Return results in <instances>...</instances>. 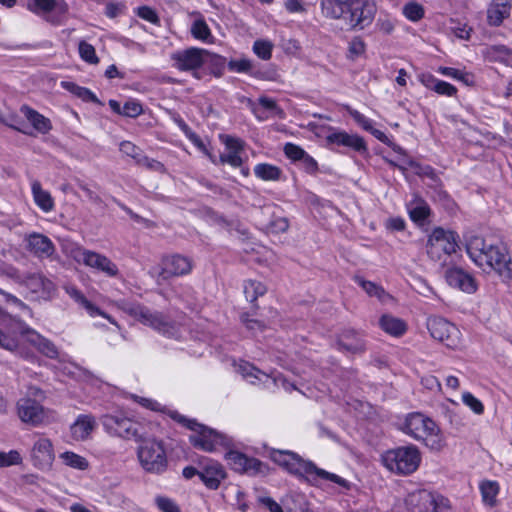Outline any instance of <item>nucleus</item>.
Returning <instances> with one entry per match:
<instances>
[{
	"label": "nucleus",
	"instance_id": "nucleus-51",
	"mask_svg": "<svg viewBox=\"0 0 512 512\" xmlns=\"http://www.w3.org/2000/svg\"><path fill=\"white\" fill-rule=\"evenodd\" d=\"M463 403L468 406L474 413L482 414L484 412V406L482 402L474 397L470 392H465L462 395Z\"/></svg>",
	"mask_w": 512,
	"mask_h": 512
},
{
	"label": "nucleus",
	"instance_id": "nucleus-61",
	"mask_svg": "<svg viewBox=\"0 0 512 512\" xmlns=\"http://www.w3.org/2000/svg\"><path fill=\"white\" fill-rule=\"evenodd\" d=\"M156 504L162 512H180L177 505L169 498L157 497Z\"/></svg>",
	"mask_w": 512,
	"mask_h": 512
},
{
	"label": "nucleus",
	"instance_id": "nucleus-44",
	"mask_svg": "<svg viewBox=\"0 0 512 512\" xmlns=\"http://www.w3.org/2000/svg\"><path fill=\"white\" fill-rule=\"evenodd\" d=\"M239 371L242 374V376L246 379H249L251 383H255L252 379H258L261 380V377L268 378V375L258 368H256L254 365L244 362L243 364L239 365Z\"/></svg>",
	"mask_w": 512,
	"mask_h": 512
},
{
	"label": "nucleus",
	"instance_id": "nucleus-3",
	"mask_svg": "<svg viewBox=\"0 0 512 512\" xmlns=\"http://www.w3.org/2000/svg\"><path fill=\"white\" fill-rule=\"evenodd\" d=\"M174 418L195 432V434L189 437L191 444L195 448L206 452H216L220 448H228L231 445V440L227 436L199 424L195 420L187 419L181 415H177Z\"/></svg>",
	"mask_w": 512,
	"mask_h": 512
},
{
	"label": "nucleus",
	"instance_id": "nucleus-55",
	"mask_svg": "<svg viewBox=\"0 0 512 512\" xmlns=\"http://www.w3.org/2000/svg\"><path fill=\"white\" fill-rule=\"evenodd\" d=\"M284 153L289 159L299 161L305 156L306 152L298 145L287 143L284 146Z\"/></svg>",
	"mask_w": 512,
	"mask_h": 512
},
{
	"label": "nucleus",
	"instance_id": "nucleus-50",
	"mask_svg": "<svg viewBox=\"0 0 512 512\" xmlns=\"http://www.w3.org/2000/svg\"><path fill=\"white\" fill-rule=\"evenodd\" d=\"M22 458L18 451L0 452V468L20 464Z\"/></svg>",
	"mask_w": 512,
	"mask_h": 512
},
{
	"label": "nucleus",
	"instance_id": "nucleus-58",
	"mask_svg": "<svg viewBox=\"0 0 512 512\" xmlns=\"http://www.w3.org/2000/svg\"><path fill=\"white\" fill-rule=\"evenodd\" d=\"M434 92L439 95L453 97L457 94V88L448 82L438 80Z\"/></svg>",
	"mask_w": 512,
	"mask_h": 512
},
{
	"label": "nucleus",
	"instance_id": "nucleus-42",
	"mask_svg": "<svg viewBox=\"0 0 512 512\" xmlns=\"http://www.w3.org/2000/svg\"><path fill=\"white\" fill-rule=\"evenodd\" d=\"M79 55L82 60L89 64H98L99 58L96 55L95 48L90 43L82 40L78 45Z\"/></svg>",
	"mask_w": 512,
	"mask_h": 512
},
{
	"label": "nucleus",
	"instance_id": "nucleus-62",
	"mask_svg": "<svg viewBox=\"0 0 512 512\" xmlns=\"http://www.w3.org/2000/svg\"><path fill=\"white\" fill-rule=\"evenodd\" d=\"M365 51V44L359 37H354L349 43V53L352 57H358Z\"/></svg>",
	"mask_w": 512,
	"mask_h": 512
},
{
	"label": "nucleus",
	"instance_id": "nucleus-22",
	"mask_svg": "<svg viewBox=\"0 0 512 512\" xmlns=\"http://www.w3.org/2000/svg\"><path fill=\"white\" fill-rule=\"evenodd\" d=\"M492 243H487L480 236H471L466 242V251L470 259L478 266L483 267L487 263V256L490 253Z\"/></svg>",
	"mask_w": 512,
	"mask_h": 512
},
{
	"label": "nucleus",
	"instance_id": "nucleus-12",
	"mask_svg": "<svg viewBox=\"0 0 512 512\" xmlns=\"http://www.w3.org/2000/svg\"><path fill=\"white\" fill-rule=\"evenodd\" d=\"M210 53L201 48L191 47L172 54L174 66L181 71H195L207 62Z\"/></svg>",
	"mask_w": 512,
	"mask_h": 512
},
{
	"label": "nucleus",
	"instance_id": "nucleus-59",
	"mask_svg": "<svg viewBox=\"0 0 512 512\" xmlns=\"http://www.w3.org/2000/svg\"><path fill=\"white\" fill-rule=\"evenodd\" d=\"M222 142L225 144L226 148L230 151L241 152L244 147V143L241 139L235 138L229 135L221 136Z\"/></svg>",
	"mask_w": 512,
	"mask_h": 512
},
{
	"label": "nucleus",
	"instance_id": "nucleus-1",
	"mask_svg": "<svg viewBox=\"0 0 512 512\" xmlns=\"http://www.w3.org/2000/svg\"><path fill=\"white\" fill-rule=\"evenodd\" d=\"M271 459L287 470L289 473L305 478L312 484H317L318 480H327L333 482L345 490H350L352 484L337 474L318 468L313 462L302 459L298 454L286 450H274L271 453Z\"/></svg>",
	"mask_w": 512,
	"mask_h": 512
},
{
	"label": "nucleus",
	"instance_id": "nucleus-31",
	"mask_svg": "<svg viewBox=\"0 0 512 512\" xmlns=\"http://www.w3.org/2000/svg\"><path fill=\"white\" fill-rule=\"evenodd\" d=\"M380 328L393 337H401L407 330L406 323L400 318L384 314L379 319Z\"/></svg>",
	"mask_w": 512,
	"mask_h": 512
},
{
	"label": "nucleus",
	"instance_id": "nucleus-63",
	"mask_svg": "<svg viewBox=\"0 0 512 512\" xmlns=\"http://www.w3.org/2000/svg\"><path fill=\"white\" fill-rule=\"evenodd\" d=\"M418 79L422 85H424L427 89L434 91L435 86L439 79H437L431 73H421L418 75Z\"/></svg>",
	"mask_w": 512,
	"mask_h": 512
},
{
	"label": "nucleus",
	"instance_id": "nucleus-19",
	"mask_svg": "<svg viewBox=\"0 0 512 512\" xmlns=\"http://www.w3.org/2000/svg\"><path fill=\"white\" fill-rule=\"evenodd\" d=\"M80 260L86 266L97 269L109 277H116L119 273L117 265L100 253L84 249L80 252Z\"/></svg>",
	"mask_w": 512,
	"mask_h": 512
},
{
	"label": "nucleus",
	"instance_id": "nucleus-23",
	"mask_svg": "<svg viewBox=\"0 0 512 512\" xmlns=\"http://www.w3.org/2000/svg\"><path fill=\"white\" fill-rule=\"evenodd\" d=\"M31 457L35 466H49L54 460L52 442L48 438H39L33 445Z\"/></svg>",
	"mask_w": 512,
	"mask_h": 512
},
{
	"label": "nucleus",
	"instance_id": "nucleus-21",
	"mask_svg": "<svg viewBox=\"0 0 512 512\" xmlns=\"http://www.w3.org/2000/svg\"><path fill=\"white\" fill-rule=\"evenodd\" d=\"M446 281L454 288L466 293H474L477 290L475 278L461 268H451L446 271Z\"/></svg>",
	"mask_w": 512,
	"mask_h": 512
},
{
	"label": "nucleus",
	"instance_id": "nucleus-41",
	"mask_svg": "<svg viewBox=\"0 0 512 512\" xmlns=\"http://www.w3.org/2000/svg\"><path fill=\"white\" fill-rule=\"evenodd\" d=\"M60 458L63 460L65 465H67L71 468L85 470L89 466L88 461L84 457H82L74 452H70V451L64 452L60 455Z\"/></svg>",
	"mask_w": 512,
	"mask_h": 512
},
{
	"label": "nucleus",
	"instance_id": "nucleus-5",
	"mask_svg": "<svg viewBox=\"0 0 512 512\" xmlns=\"http://www.w3.org/2000/svg\"><path fill=\"white\" fill-rule=\"evenodd\" d=\"M137 457L143 470L150 474L161 475L168 469V457L164 443L160 440H143L137 449Z\"/></svg>",
	"mask_w": 512,
	"mask_h": 512
},
{
	"label": "nucleus",
	"instance_id": "nucleus-10",
	"mask_svg": "<svg viewBox=\"0 0 512 512\" xmlns=\"http://www.w3.org/2000/svg\"><path fill=\"white\" fill-rule=\"evenodd\" d=\"M427 329L430 335L448 348L456 349L461 342V333L459 329L445 318L439 316L429 317L427 319Z\"/></svg>",
	"mask_w": 512,
	"mask_h": 512
},
{
	"label": "nucleus",
	"instance_id": "nucleus-4",
	"mask_svg": "<svg viewBox=\"0 0 512 512\" xmlns=\"http://www.w3.org/2000/svg\"><path fill=\"white\" fill-rule=\"evenodd\" d=\"M119 307L146 326L166 336H173L177 332V325L161 312H153L147 307L138 304L121 301Z\"/></svg>",
	"mask_w": 512,
	"mask_h": 512
},
{
	"label": "nucleus",
	"instance_id": "nucleus-40",
	"mask_svg": "<svg viewBox=\"0 0 512 512\" xmlns=\"http://www.w3.org/2000/svg\"><path fill=\"white\" fill-rule=\"evenodd\" d=\"M65 292L79 305H81L89 313L90 311H97L96 306L91 303L84 294L78 290L75 286L66 285L64 287Z\"/></svg>",
	"mask_w": 512,
	"mask_h": 512
},
{
	"label": "nucleus",
	"instance_id": "nucleus-54",
	"mask_svg": "<svg viewBox=\"0 0 512 512\" xmlns=\"http://www.w3.org/2000/svg\"><path fill=\"white\" fill-rule=\"evenodd\" d=\"M143 112L142 105L138 101H127L122 107V115L135 118Z\"/></svg>",
	"mask_w": 512,
	"mask_h": 512
},
{
	"label": "nucleus",
	"instance_id": "nucleus-34",
	"mask_svg": "<svg viewBox=\"0 0 512 512\" xmlns=\"http://www.w3.org/2000/svg\"><path fill=\"white\" fill-rule=\"evenodd\" d=\"M61 86L62 88L69 91L70 93H72L73 95L77 96L85 102H93L102 105L97 96L88 88L78 86L74 82L70 81H62Z\"/></svg>",
	"mask_w": 512,
	"mask_h": 512
},
{
	"label": "nucleus",
	"instance_id": "nucleus-56",
	"mask_svg": "<svg viewBox=\"0 0 512 512\" xmlns=\"http://www.w3.org/2000/svg\"><path fill=\"white\" fill-rule=\"evenodd\" d=\"M221 164H229L232 167H240L243 163L239 152L229 151L227 154H221L219 157Z\"/></svg>",
	"mask_w": 512,
	"mask_h": 512
},
{
	"label": "nucleus",
	"instance_id": "nucleus-29",
	"mask_svg": "<svg viewBox=\"0 0 512 512\" xmlns=\"http://www.w3.org/2000/svg\"><path fill=\"white\" fill-rule=\"evenodd\" d=\"M95 427L96 421L92 415H79L71 426V435L75 440H85Z\"/></svg>",
	"mask_w": 512,
	"mask_h": 512
},
{
	"label": "nucleus",
	"instance_id": "nucleus-37",
	"mask_svg": "<svg viewBox=\"0 0 512 512\" xmlns=\"http://www.w3.org/2000/svg\"><path fill=\"white\" fill-rule=\"evenodd\" d=\"M480 491L483 502L493 507L496 504V496L499 492V486L495 481H484L480 484Z\"/></svg>",
	"mask_w": 512,
	"mask_h": 512
},
{
	"label": "nucleus",
	"instance_id": "nucleus-57",
	"mask_svg": "<svg viewBox=\"0 0 512 512\" xmlns=\"http://www.w3.org/2000/svg\"><path fill=\"white\" fill-rule=\"evenodd\" d=\"M267 228L272 233H282L289 228V222L284 217H275L270 221Z\"/></svg>",
	"mask_w": 512,
	"mask_h": 512
},
{
	"label": "nucleus",
	"instance_id": "nucleus-2",
	"mask_svg": "<svg viewBox=\"0 0 512 512\" xmlns=\"http://www.w3.org/2000/svg\"><path fill=\"white\" fill-rule=\"evenodd\" d=\"M403 431L418 441H422L430 450L439 452L445 446V440L438 425L422 413H410L405 420Z\"/></svg>",
	"mask_w": 512,
	"mask_h": 512
},
{
	"label": "nucleus",
	"instance_id": "nucleus-39",
	"mask_svg": "<svg viewBox=\"0 0 512 512\" xmlns=\"http://www.w3.org/2000/svg\"><path fill=\"white\" fill-rule=\"evenodd\" d=\"M191 34L195 39L201 40V41H207L209 38H211V31L208 27L206 21L202 16H199L191 26Z\"/></svg>",
	"mask_w": 512,
	"mask_h": 512
},
{
	"label": "nucleus",
	"instance_id": "nucleus-15",
	"mask_svg": "<svg viewBox=\"0 0 512 512\" xmlns=\"http://www.w3.org/2000/svg\"><path fill=\"white\" fill-rule=\"evenodd\" d=\"M26 250L34 257L52 259L56 253V247L52 240L44 234L33 232L25 236Z\"/></svg>",
	"mask_w": 512,
	"mask_h": 512
},
{
	"label": "nucleus",
	"instance_id": "nucleus-9",
	"mask_svg": "<svg viewBox=\"0 0 512 512\" xmlns=\"http://www.w3.org/2000/svg\"><path fill=\"white\" fill-rule=\"evenodd\" d=\"M377 12L373 0H352L343 19L352 30H363L370 26Z\"/></svg>",
	"mask_w": 512,
	"mask_h": 512
},
{
	"label": "nucleus",
	"instance_id": "nucleus-8",
	"mask_svg": "<svg viewBox=\"0 0 512 512\" xmlns=\"http://www.w3.org/2000/svg\"><path fill=\"white\" fill-rule=\"evenodd\" d=\"M487 263L480 267L485 272L495 271L507 283L512 282V259L505 244L497 243L490 247Z\"/></svg>",
	"mask_w": 512,
	"mask_h": 512
},
{
	"label": "nucleus",
	"instance_id": "nucleus-64",
	"mask_svg": "<svg viewBox=\"0 0 512 512\" xmlns=\"http://www.w3.org/2000/svg\"><path fill=\"white\" fill-rule=\"evenodd\" d=\"M139 162L137 164L141 166H145L149 169L159 171L163 168V164L157 160L150 159L147 156L143 154L141 158H139Z\"/></svg>",
	"mask_w": 512,
	"mask_h": 512
},
{
	"label": "nucleus",
	"instance_id": "nucleus-7",
	"mask_svg": "<svg viewBox=\"0 0 512 512\" xmlns=\"http://www.w3.org/2000/svg\"><path fill=\"white\" fill-rule=\"evenodd\" d=\"M458 248V235L439 227L435 228L429 236L427 254L432 260L446 263L447 258Z\"/></svg>",
	"mask_w": 512,
	"mask_h": 512
},
{
	"label": "nucleus",
	"instance_id": "nucleus-46",
	"mask_svg": "<svg viewBox=\"0 0 512 512\" xmlns=\"http://www.w3.org/2000/svg\"><path fill=\"white\" fill-rule=\"evenodd\" d=\"M31 285L35 287V291L42 290L45 293H51L55 290L54 283L41 274L35 275L31 278Z\"/></svg>",
	"mask_w": 512,
	"mask_h": 512
},
{
	"label": "nucleus",
	"instance_id": "nucleus-11",
	"mask_svg": "<svg viewBox=\"0 0 512 512\" xmlns=\"http://www.w3.org/2000/svg\"><path fill=\"white\" fill-rule=\"evenodd\" d=\"M101 423L110 435L125 439H136L139 436L140 425L123 415H104Z\"/></svg>",
	"mask_w": 512,
	"mask_h": 512
},
{
	"label": "nucleus",
	"instance_id": "nucleus-33",
	"mask_svg": "<svg viewBox=\"0 0 512 512\" xmlns=\"http://www.w3.org/2000/svg\"><path fill=\"white\" fill-rule=\"evenodd\" d=\"M22 112L38 132L46 134L52 129L51 121L36 110L25 106L22 108Z\"/></svg>",
	"mask_w": 512,
	"mask_h": 512
},
{
	"label": "nucleus",
	"instance_id": "nucleus-47",
	"mask_svg": "<svg viewBox=\"0 0 512 512\" xmlns=\"http://www.w3.org/2000/svg\"><path fill=\"white\" fill-rule=\"evenodd\" d=\"M354 280L370 296L381 297V295L384 293V290L381 287L371 281L363 279L360 276H356Z\"/></svg>",
	"mask_w": 512,
	"mask_h": 512
},
{
	"label": "nucleus",
	"instance_id": "nucleus-13",
	"mask_svg": "<svg viewBox=\"0 0 512 512\" xmlns=\"http://www.w3.org/2000/svg\"><path fill=\"white\" fill-rule=\"evenodd\" d=\"M447 500L427 490H419L407 498L408 505L414 512H440L446 507Z\"/></svg>",
	"mask_w": 512,
	"mask_h": 512
},
{
	"label": "nucleus",
	"instance_id": "nucleus-28",
	"mask_svg": "<svg viewBox=\"0 0 512 512\" xmlns=\"http://www.w3.org/2000/svg\"><path fill=\"white\" fill-rule=\"evenodd\" d=\"M27 8L35 14H47L56 11L60 15H65L69 10L65 0H29Z\"/></svg>",
	"mask_w": 512,
	"mask_h": 512
},
{
	"label": "nucleus",
	"instance_id": "nucleus-6",
	"mask_svg": "<svg viewBox=\"0 0 512 512\" xmlns=\"http://www.w3.org/2000/svg\"><path fill=\"white\" fill-rule=\"evenodd\" d=\"M382 461L390 471L408 475L417 470L421 461V455L417 447L410 445L387 451Z\"/></svg>",
	"mask_w": 512,
	"mask_h": 512
},
{
	"label": "nucleus",
	"instance_id": "nucleus-49",
	"mask_svg": "<svg viewBox=\"0 0 512 512\" xmlns=\"http://www.w3.org/2000/svg\"><path fill=\"white\" fill-rule=\"evenodd\" d=\"M120 151L125 155L133 158L136 163L139 162V158L143 156L142 150L130 141H123L120 143Z\"/></svg>",
	"mask_w": 512,
	"mask_h": 512
},
{
	"label": "nucleus",
	"instance_id": "nucleus-52",
	"mask_svg": "<svg viewBox=\"0 0 512 512\" xmlns=\"http://www.w3.org/2000/svg\"><path fill=\"white\" fill-rule=\"evenodd\" d=\"M259 104L266 110H269L274 113V115L278 116L279 118H284V111L282 108L278 106L276 101L272 98L261 96L259 99Z\"/></svg>",
	"mask_w": 512,
	"mask_h": 512
},
{
	"label": "nucleus",
	"instance_id": "nucleus-43",
	"mask_svg": "<svg viewBox=\"0 0 512 512\" xmlns=\"http://www.w3.org/2000/svg\"><path fill=\"white\" fill-rule=\"evenodd\" d=\"M273 44L268 40H256L253 44V52L262 60H269L272 57Z\"/></svg>",
	"mask_w": 512,
	"mask_h": 512
},
{
	"label": "nucleus",
	"instance_id": "nucleus-27",
	"mask_svg": "<svg viewBox=\"0 0 512 512\" xmlns=\"http://www.w3.org/2000/svg\"><path fill=\"white\" fill-rule=\"evenodd\" d=\"M338 345L350 353H362L365 351V342L360 332L346 329L338 337Z\"/></svg>",
	"mask_w": 512,
	"mask_h": 512
},
{
	"label": "nucleus",
	"instance_id": "nucleus-17",
	"mask_svg": "<svg viewBox=\"0 0 512 512\" xmlns=\"http://www.w3.org/2000/svg\"><path fill=\"white\" fill-rule=\"evenodd\" d=\"M26 330L29 327L21 321L11 319L5 328H0V347L14 352L19 347V336L26 340Z\"/></svg>",
	"mask_w": 512,
	"mask_h": 512
},
{
	"label": "nucleus",
	"instance_id": "nucleus-24",
	"mask_svg": "<svg viewBox=\"0 0 512 512\" xmlns=\"http://www.w3.org/2000/svg\"><path fill=\"white\" fill-rule=\"evenodd\" d=\"M199 477L206 487L217 489L220 482L225 478V472L218 462L207 460L199 472Z\"/></svg>",
	"mask_w": 512,
	"mask_h": 512
},
{
	"label": "nucleus",
	"instance_id": "nucleus-18",
	"mask_svg": "<svg viewBox=\"0 0 512 512\" xmlns=\"http://www.w3.org/2000/svg\"><path fill=\"white\" fill-rule=\"evenodd\" d=\"M325 139L328 145L343 146L359 153L367 151L365 140L357 134L333 129Z\"/></svg>",
	"mask_w": 512,
	"mask_h": 512
},
{
	"label": "nucleus",
	"instance_id": "nucleus-16",
	"mask_svg": "<svg viewBox=\"0 0 512 512\" xmlns=\"http://www.w3.org/2000/svg\"><path fill=\"white\" fill-rule=\"evenodd\" d=\"M161 264L162 269L159 276L163 279L184 276L189 274L193 269L192 259L180 254L164 257Z\"/></svg>",
	"mask_w": 512,
	"mask_h": 512
},
{
	"label": "nucleus",
	"instance_id": "nucleus-32",
	"mask_svg": "<svg viewBox=\"0 0 512 512\" xmlns=\"http://www.w3.org/2000/svg\"><path fill=\"white\" fill-rule=\"evenodd\" d=\"M31 190L36 205L44 212H50L54 208V201L51 194L44 190L38 180L31 184Z\"/></svg>",
	"mask_w": 512,
	"mask_h": 512
},
{
	"label": "nucleus",
	"instance_id": "nucleus-14",
	"mask_svg": "<svg viewBox=\"0 0 512 512\" xmlns=\"http://www.w3.org/2000/svg\"><path fill=\"white\" fill-rule=\"evenodd\" d=\"M16 410L20 420L32 426L43 424L47 418L44 407L32 398H20L16 403Z\"/></svg>",
	"mask_w": 512,
	"mask_h": 512
},
{
	"label": "nucleus",
	"instance_id": "nucleus-20",
	"mask_svg": "<svg viewBox=\"0 0 512 512\" xmlns=\"http://www.w3.org/2000/svg\"><path fill=\"white\" fill-rule=\"evenodd\" d=\"M225 458L231 465L232 469L237 472H245L256 474L261 472L263 463L256 458H249L245 454L238 451H228Z\"/></svg>",
	"mask_w": 512,
	"mask_h": 512
},
{
	"label": "nucleus",
	"instance_id": "nucleus-48",
	"mask_svg": "<svg viewBox=\"0 0 512 512\" xmlns=\"http://www.w3.org/2000/svg\"><path fill=\"white\" fill-rule=\"evenodd\" d=\"M252 68V61L246 58L231 60L228 63V69L237 73H250Z\"/></svg>",
	"mask_w": 512,
	"mask_h": 512
},
{
	"label": "nucleus",
	"instance_id": "nucleus-36",
	"mask_svg": "<svg viewBox=\"0 0 512 512\" xmlns=\"http://www.w3.org/2000/svg\"><path fill=\"white\" fill-rule=\"evenodd\" d=\"M409 215L414 222L421 223L430 215V208L423 200L416 199L409 205Z\"/></svg>",
	"mask_w": 512,
	"mask_h": 512
},
{
	"label": "nucleus",
	"instance_id": "nucleus-35",
	"mask_svg": "<svg viewBox=\"0 0 512 512\" xmlns=\"http://www.w3.org/2000/svg\"><path fill=\"white\" fill-rule=\"evenodd\" d=\"M254 174L264 181H278L281 178L282 170L269 163H259L254 167Z\"/></svg>",
	"mask_w": 512,
	"mask_h": 512
},
{
	"label": "nucleus",
	"instance_id": "nucleus-30",
	"mask_svg": "<svg viewBox=\"0 0 512 512\" xmlns=\"http://www.w3.org/2000/svg\"><path fill=\"white\" fill-rule=\"evenodd\" d=\"M352 0H321L322 14L331 19H341L346 15Z\"/></svg>",
	"mask_w": 512,
	"mask_h": 512
},
{
	"label": "nucleus",
	"instance_id": "nucleus-38",
	"mask_svg": "<svg viewBox=\"0 0 512 512\" xmlns=\"http://www.w3.org/2000/svg\"><path fill=\"white\" fill-rule=\"evenodd\" d=\"M267 292L266 286L256 280H248L244 284V294L248 301L255 302L259 296Z\"/></svg>",
	"mask_w": 512,
	"mask_h": 512
},
{
	"label": "nucleus",
	"instance_id": "nucleus-26",
	"mask_svg": "<svg viewBox=\"0 0 512 512\" xmlns=\"http://www.w3.org/2000/svg\"><path fill=\"white\" fill-rule=\"evenodd\" d=\"M26 342L50 359L58 357V350L54 343L31 328L26 330Z\"/></svg>",
	"mask_w": 512,
	"mask_h": 512
},
{
	"label": "nucleus",
	"instance_id": "nucleus-45",
	"mask_svg": "<svg viewBox=\"0 0 512 512\" xmlns=\"http://www.w3.org/2000/svg\"><path fill=\"white\" fill-rule=\"evenodd\" d=\"M403 14L407 19L416 22L423 18L424 9L422 5L416 2H410L403 7Z\"/></svg>",
	"mask_w": 512,
	"mask_h": 512
},
{
	"label": "nucleus",
	"instance_id": "nucleus-53",
	"mask_svg": "<svg viewBox=\"0 0 512 512\" xmlns=\"http://www.w3.org/2000/svg\"><path fill=\"white\" fill-rule=\"evenodd\" d=\"M137 15L152 24L158 25L160 23V19L156 11L149 6H141L137 9Z\"/></svg>",
	"mask_w": 512,
	"mask_h": 512
},
{
	"label": "nucleus",
	"instance_id": "nucleus-60",
	"mask_svg": "<svg viewBox=\"0 0 512 512\" xmlns=\"http://www.w3.org/2000/svg\"><path fill=\"white\" fill-rule=\"evenodd\" d=\"M350 115L354 119V121L358 125H360L364 130H366L368 132L370 130H372L373 121L371 119L367 118L366 116H364L363 114H361L357 110H351L350 111Z\"/></svg>",
	"mask_w": 512,
	"mask_h": 512
},
{
	"label": "nucleus",
	"instance_id": "nucleus-25",
	"mask_svg": "<svg viewBox=\"0 0 512 512\" xmlns=\"http://www.w3.org/2000/svg\"><path fill=\"white\" fill-rule=\"evenodd\" d=\"M511 3L509 0H492L487 8V23L498 27L510 16Z\"/></svg>",
	"mask_w": 512,
	"mask_h": 512
}]
</instances>
